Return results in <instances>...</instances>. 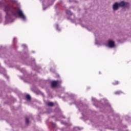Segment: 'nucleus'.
<instances>
[{
    "mask_svg": "<svg viewBox=\"0 0 131 131\" xmlns=\"http://www.w3.org/2000/svg\"><path fill=\"white\" fill-rule=\"evenodd\" d=\"M0 9H3L5 12V19L7 23L13 22L16 19L17 14H18L19 18H21L23 21H26L27 20L26 16L24 15L22 10L19 8H17L10 5L7 1H5V3L0 2Z\"/></svg>",
    "mask_w": 131,
    "mask_h": 131,
    "instance_id": "1",
    "label": "nucleus"
},
{
    "mask_svg": "<svg viewBox=\"0 0 131 131\" xmlns=\"http://www.w3.org/2000/svg\"><path fill=\"white\" fill-rule=\"evenodd\" d=\"M31 66H32L33 69H34V70H38V69H40V68H41V67L40 66H36V64H35V59L34 58H32L31 59Z\"/></svg>",
    "mask_w": 131,
    "mask_h": 131,
    "instance_id": "2",
    "label": "nucleus"
},
{
    "mask_svg": "<svg viewBox=\"0 0 131 131\" xmlns=\"http://www.w3.org/2000/svg\"><path fill=\"white\" fill-rule=\"evenodd\" d=\"M119 4V7H122V8H129V3L125 2L124 1H121Z\"/></svg>",
    "mask_w": 131,
    "mask_h": 131,
    "instance_id": "3",
    "label": "nucleus"
},
{
    "mask_svg": "<svg viewBox=\"0 0 131 131\" xmlns=\"http://www.w3.org/2000/svg\"><path fill=\"white\" fill-rule=\"evenodd\" d=\"M107 47L110 49H113L115 47V42L114 40L109 39L107 40Z\"/></svg>",
    "mask_w": 131,
    "mask_h": 131,
    "instance_id": "4",
    "label": "nucleus"
},
{
    "mask_svg": "<svg viewBox=\"0 0 131 131\" xmlns=\"http://www.w3.org/2000/svg\"><path fill=\"white\" fill-rule=\"evenodd\" d=\"M59 82H62V81L59 80L52 81L51 82L52 88H57V86H58V84L59 83Z\"/></svg>",
    "mask_w": 131,
    "mask_h": 131,
    "instance_id": "5",
    "label": "nucleus"
},
{
    "mask_svg": "<svg viewBox=\"0 0 131 131\" xmlns=\"http://www.w3.org/2000/svg\"><path fill=\"white\" fill-rule=\"evenodd\" d=\"M118 9H119V4L118 2H116L113 5V11H117Z\"/></svg>",
    "mask_w": 131,
    "mask_h": 131,
    "instance_id": "6",
    "label": "nucleus"
},
{
    "mask_svg": "<svg viewBox=\"0 0 131 131\" xmlns=\"http://www.w3.org/2000/svg\"><path fill=\"white\" fill-rule=\"evenodd\" d=\"M75 104H76V105H77V106L79 108V111H80V107H84V104H83V103H82V102H81V101L76 102Z\"/></svg>",
    "mask_w": 131,
    "mask_h": 131,
    "instance_id": "7",
    "label": "nucleus"
},
{
    "mask_svg": "<svg viewBox=\"0 0 131 131\" xmlns=\"http://www.w3.org/2000/svg\"><path fill=\"white\" fill-rule=\"evenodd\" d=\"M66 13L67 14V15H69L70 16L73 15V13L71 12V11L69 10H66Z\"/></svg>",
    "mask_w": 131,
    "mask_h": 131,
    "instance_id": "8",
    "label": "nucleus"
},
{
    "mask_svg": "<svg viewBox=\"0 0 131 131\" xmlns=\"http://www.w3.org/2000/svg\"><path fill=\"white\" fill-rule=\"evenodd\" d=\"M48 106H50V107H53L54 106V103L52 102H49L47 103Z\"/></svg>",
    "mask_w": 131,
    "mask_h": 131,
    "instance_id": "9",
    "label": "nucleus"
},
{
    "mask_svg": "<svg viewBox=\"0 0 131 131\" xmlns=\"http://www.w3.org/2000/svg\"><path fill=\"white\" fill-rule=\"evenodd\" d=\"M26 98L27 100H28L29 101H30V100H31V97L28 94L26 95Z\"/></svg>",
    "mask_w": 131,
    "mask_h": 131,
    "instance_id": "10",
    "label": "nucleus"
},
{
    "mask_svg": "<svg viewBox=\"0 0 131 131\" xmlns=\"http://www.w3.org/2000/svg\"><path fill=\"white\" fill-rule=\"evenodd\" d=\"M56 30H57V31H61V29H60L59 28V25L58 24H56Z\"/></svg>",
    "mask_w": 131,
    "mask_h": 131,
    "instance_id": "11",
    "label": "nucleus"
},
{
    "mask_svg": "<svg viewBox=\"0 0 131 131\" xmlns=\"http://www.w3.org/2000/svg\"><path fill=\"white\" fill-rule=\"evenodd\" d=\"M69 96L70 97V98H71V99H73L75 97V95L71 94L69 95Z\"/></svg>",
    "mask_w": 131,
    "mask_h": 131,
    "instance_id": "12",
    "label": "nucleus"
},
{
    "mask_svg": "<svg viewBox=\"0 0 131 131\" xmlns=\"http://www.w3.org/2000/svg\"><path fill=\"white\" fill-rule=\"evenodd\" d=\"M29 123V119L28 117L26 118V124H28Z\"/></svg>",
    "mask_w": 131,
    "mask_h": 131,
    "instance_id": "13",
    "label": "nucleus"
},
{
    "mask_svg": "<svg viewBox=\"0 0 131 131\" xmlns=\"http://www.w3.org/2000/svg\"><path fill=\"white\" fill-rule=\"evenodd\" d=\"M122 92L121 91H117L116 92H115V94L116 95H120V94H122Z\"/></svg>",
    "mask_w": 131,
    "mask_h": 131,
    "instance_id": "14",
    "label": "nucleus"
},
{
    "mask_svg": "<svg viewBox=\"0 0 131 131\" xmlns=\"http://www.w3.org/2000/svg\"><path fill=\"white\" fill-rule=\"evenodd\" d=\"M20 71L23 73H25L26 72V71H25V69H20Z\"/></svg>",
    "mask_w": 131,
    "mask_h": 131,
    "instance_id": "15",
    "label": "nucleus"
},
{
    "mask_svg": "<svg viewBox=\"0 0 131 131\" xmlns=\"http://www.w3.org/2000/svg\"><path fill=\"white\" fill-rule=\"evenodd\" d=\"M67 18H68V19H70V20H71V22H75V20H74V19H72L71 17H67Z\"/></svg>",
    "mask_w": 131,
    "mask_h": 131,
    "instance_id": "16",
    "label": "nucleus"
},
{
    "mask_svg": "<svg viewBox=\"0 0 131 131\" xmlns=\"http://www.w3.org/2000/svg\"><path fill=\"white\" fill-rule=\"evenodd\" d=\"M4 76H5V77H6L7 79H8V80H9V78H10V77L8 76H7V74H4Z\"/></svg>",
    "mask_w": 131,
    "mask_h": 131,
    "instance_id": "17",
    "label": "nucleus"
},
{
    "mask_svg": "<svg viewBox=\"0 0 131 131\" xmlns=\"http://www.w3.org/2000/svg\"><path fill=\"white\" fill-rule=\"evenodd\" d=\"M126 120H129L130 119V118L128 117V116H126L125 117Z\"/></svg>",
    "mask_w": 131,
    "mask_h": 131,
    "instance_id": "18",
    "label": "nucleus"
},
{
    "mask_svg": "<svg viewBox=\"0 0 131 131\" xmlns=\"http://www.w3.org/2000/svg\"><path fill=\"white\" fill-rule=\"evenodd\" d=\"M51 124L53 127L55 128L56 127V124H55L54 122H51Z\"/></svg>",
    "mask_w": 131,
    "mask_h": 131,
    "instance_id": "19",
    "label": "nucleus"
},
{
    "mask_svg": "<svg viewBox=\"0 0 131 131\" xmlns=\"http://www.w3.org/2000/svg\"><path fill=\"white\" fill-rule=\"evenodd\" d=\"M22 47H23V48L25 50V49H27V46L25 45H23Z\"/></svg>",
    "mask_w": 131,
    "mask_h": 131,
    "instance_id": "20",
    "label": "nucleus"
},
{
    "mask_svg": "<svg viewBox=\"0 0 131 131\" xmlns=\"http://www.w3.org/2000/svg\"><path fill=\"white\" fill-rule=\"evenodd\" d=\"M92 100L93 102H97V100L95 98L92 97Z\"/></svg>",
    "mask_w": 131,
    "mask_h": 131,
    "instance_id": "21",
    "label": "nucleus"
},
{
    "mask_svg": "<svg viewBox=\"0 0 131 131\" xmlns=\"http://www.w3.org/2000/svg\"><path fill=\"white\" fill-rule=\"evenodd\" d=\"M114 84H118L119 82L118 81H116L115 83H113Z\"/></svg>",
    "mask_w": 131,
    "mask_h": 131,
    "instance_id": "22",
    "label": "nucleus"
},
{
    "mask_svg": "<svg viewBox=\"0 0 131 131\" xmlns=\"http://www.w3.org/2000/svg\"><path fill=\"white\" fill-rule=\"evenodd\" d=\"M41 96H42V97H45V94H43V93L41 92Z\"/></svg>",
    "mask_w": 131,
    "mask_h": 131,
    "instance_id": "23",
    "label": "nucleus"
},
{
    "mask_svg": "<svg viewBox=\"0 0 131 131\" xmlns=\"http://www.w3.org/2000/svg\"><path fill=\"white\" fill-rule=\"evenodd\" d=\"M77 128H78V129H79V130H81V129H82V128H79L78 127H77Z\"/></svg>",
    "mask_w": 131,
    "mask_h": 131,
    "instance_id": "24",
    "label": "nucleus"
},
{
    "mask_svg": "<svg viewBox=\"0 0 131 131\" xmlns=\"http://www.w3.org/2000/svg\"><path fill=\"white\" fill-rule=\"evenodd\" d=\"M95 45H98V42H97V38H95Z\"/></svg>",
    "mask_w": 131,
    "mask_h": 131,
    "instance_id": "25",
    "label": "nucleus"
},
{
    "mask_svg": "<svg viewBox=\"0 0 131 131\" xmlns=\"http://www.w3.org/2000/svg\"><path fill=\"white\" fill-rule=\"evenodd\" d=\"M87 29L89 30V31H91V30H92V29H90V28H87Z\"/></svg>",
    "mask_w": 131,
    "mask_h": 131,
    "instance_id": "26",
    "label": "nucleus"
},
{
    "mask_svg": "<svg viewBox=\"0 0 131 131\" xmlns=\"http://www.w3.org/2000/svg\"><path fill=\"white\" fill-rule=\"evenodd\" d=\"M110 129H112L113 130H114L115 128H110Z\"/></svg>",
    "mask_w": 131,
    "mask_h": 131,
    "instance_id": "27",
    "label": "nucleus"
},
{
    "mask_svg": "<svg viewBox=\"0 0 131 131\" xmlns=\"http://www.w3.org/2000/svg\"><path fill=\"white\" fill-rule=\"evenodd\" d=\"M123 127H125H125H127V126H126V125H125L123 126Z\"/></svg>",
    "mask_w": 131,
    "mask_h": 131,
    "instance_id": "28",
    "label": "nucleus"
},
{
    "mask_svg": "<svg viewBox=\"0 0 131 131\" xmlns=\"http://www.w3.org/2000/svg\"><path fill=\"white\" fill-rule=\"evenodd\" d=\"M81 26H82V27H84V26H83V25L81 24Z\"/></svg>",
    "mask_w": 131,
    "mask_h": 131,
    "instance_id": "29",
    "label": "nucleus"
},
{
    "mask_svg": "<svg viewBox=\"0 0 131 131\" xmlns=\"http://www.w3.org/2000/svg\"><path fill=\"white\" fill-rule=\"evenodd\" d=\"M2 22V17H0V23Z\"/></svg>",
    "mask_w": 131,
    "mask_h": 131,
    "instance_id": "30",
    "label": "nucleus"
},
{
    "mask_svg": "<svg viewBox=\"0 0 131 131\" xmlns=\"http://www.w3.org/2000/svg\"><path fill=\"white\" fill-rule=\"evenodd\" d=\"M95 36H97V34L96 33H94Z\"/></svg>",
    "mask_w": 131,
    "mask_h": 131,
    "instance_id": "31",
    "label": "nucleus"
},
{
    "mask_svg": "<svg viewBox=\"0 0 131 131\" xmlns=\"http://www.w3.org/2000/svg\"><path fill=\"white\" fill-rule=\"evenodd\" d=\"M28 57H29V56L28 55L27 57L25 58V59H27V58H28Z\"/></svg>",
    "mask_w": 131,
    "mask_h": 131,
    "instance_id": "32",
    "label": "nucleus"
},
{
    "mask_svg": "<svg viewBox=\"0 0 131 131\" xmlns=\"http://www.w3.org/2000/svg\"><path fill=\"white\" fill-rule=\"evenodd\" d=\"M46 8H43V10H46Z\"/></svg>",
    "mask_w": 131,
    "mask_h": 131,
    "instance_id": "33",
    "label": "nucleus"
},
{
    "mask_svg": "<svg viewBox=\"0 0 131 131\" xmlns=\"http://www.w3.org/2000/svg\"><path fill=\"white\" fill-rule=\"evenodd\" d=\"M32 53H35V52H34V51H32Z\"/></svg>",
    "mask_w": 131,
    "mask_h": 131,
    "instance_id": "34",
    "label": "nucleus"
},
{
    "mask_svg": "<svg viewBox=\"0 0 131 131\" xmlns=\"http://www.w3.org/2000/svg\"><path fill=\"white\" fill-rule=\"evenodd\" d=\"M50 71H52V68H51V69H50Z\"/></svg>",
    "mask_w": 131,
    "mask_h": 131,
    "instance_id": "35",
    "label": "nucleus"
},
{
    "mask_svg": "<svg viewBox=\"0 0 131 131\" xmlns=\"http://www.w3.org/2000/svg\"><path fill=\"white\" fill-rule=\"evenodd\" d=\"M1 15H2V13H0V16H1Z\"/></svg>",
    "mask_w": 131,
    "mask_h": 131,
    "instance_id": "36",
    "label": "nucleus"
},
{
    "mask_svg": "<svg viewBox=\"0 0 131 131\" xmlns=\"http://www.w3.org/2000/svg\"><path fill=\"white\" fill-rule=\"evenodd\" d=\"M73 16H74V17H75V15H74Z\"/></svg>",
    "mask_w": 131,
    "mask_h": 131,
    "instance_id": "37",
    "label": "nucleus"
},
{
    "mask_svg": "<svg viewBox=\"0 0 131 131\" xmlns=\"http://www.w3.org/2000/svg\"><path fill=\"white\" fill-rule=\"evenodd\" d=\"M13 40H15V38L13 39Z\"/></svg>",
    "mask_w": 131,
    "mask_h": 131,
    "instance_id": "38",
    "label": "nucleus"
},
{
    "mask_svg": "<svg viewBox=\"0 0 131 131\" xmlns=\"http://www.w3.org/2000/svg\"><path fill=\"white\" fill-rule=\"evenodd\" d=\"M82 115H83V113H82Z\"/></svg>",
    "mask_w": 131,
    "mask_h": 131,
    "instance_id": "39",
    "label": "nucleus"
},
{
    "mask_svg": "<svg viewBox=\"0 0 131 131\" xmlns=\"http://www.w3.org/2000/svg\"><path fill=\"white\" fill-rule=\"evenodd\" d=\"M23 60H24V58H22Z\"/></svg>",
    "mask_w": 131,
    "mask_h": 131,
    "instance_id": "40",
    "label": "nucleus"
},
{
    "mask_svg": "<svg viewBox=\"0 0 131 131\" xmlns=\"http://www.w3.org/2000/svg\"><path fill=\"white\" fill-rule=\"evenodd\" d=\"M64 118H65V117H63Z\"/></svg>",
    "mask_w": 131,
    "mask_h": 131,
    "instance_id": "41",
    "label": "nucleus"
}]
</instances>
